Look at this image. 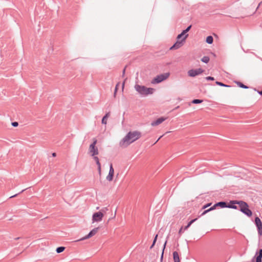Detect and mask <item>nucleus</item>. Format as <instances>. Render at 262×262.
<instances>
[{
	"mask_svg": "<svg viewBox=\"0 0 262 262\" xmlns=\"http://www.w3.org/2000/svg\"><path fill=\"white\" fill-rule=\"evenodd\" d=\"M96 163V164L98 166V168H100L101 167V164H100V163L99 162V160L97 161Z\"/></svg>",
	"mask_w": 262,
	"mask_h": 262,
	"instance_id": "obj_35",
	"label": "nucleus"
},
{
	"mask_svg": "<svg viewBox=\"0 0 262 262\" xmlns=\"http://www.w3.org/2000/svg\"><path fill=\"white\" fill-rule=\"evenodd\" d=\"M173 257L174 262H180L179 254L178 252L174 251L173 252Z\"/></svg>",
	"mask_w": 262,
	"mask_h": 262,
	"instance_id": "obj_14",
	"label": "nucleus"
},
{
	"mask_svg": "<svg viewBox=\"0 0 262 262\" xmlns=\"http://www.w3.org/2000/svg\"><path fill=\"white\" fill-rule=\"evenodd\" d=\"M198 220V218H195L194 219H193L191 220L188 224L184 227V230H186L188 229V228L193 224L194 222H195Z\"/></svg>",
	"mask_w": 262,
	"mask_h": 262,
	"instance_id": "obj_16",
	"label": "nucleus"
},
{
	"mask_svg": "<svg viewBox=\"0 0 262 262\" xmlns=\"http://www.w3.org/2000/svg\"><path fill=\"white\" fill-rule=\"evenodd\" d=\"M166 243H167V241H166L164 243V247H163V251H162V253L161 254V260L162 261V259H163V254H164V249L165 248V246H166Z\"/></svg>",
	"mask_w": 262,
	"mask_h": 262,
	"instance_id": "obj_28",
	"label": "nucleus"
},
{
	"mask_svg": "<svg viewBox=\"0 0 262 262\" xmlns=\"http://www.w3.org/2000/svg\"><path fill=\"white\" fill-rule=\"evenodd\" d=\"M236 205H237V204H234L233 205V206H231V208L232 209H238L239 207L238 206H237Z\"/></svg>",
	"mask_w": 262,
	"mask_h": 262,
	"instance_id": "obj_30",
	"label": "nucleus"
},
{
	"mask_svg": "<svg viewBox=\"0 0 262 262\" xmlns=\"http://www.w3.org/2000/svg\"><path fill=\"white\" fill-rule=\"evenodd\" d=\"M216 207H220L221 208H227V203L226 202L221 201L215 203L212 207H210L207 210H205L202 214L201 215H203L207 212L215 209Z\"/></svg>",
	"mask_w": 262,
	"mask_h": 262,
	"instance_id": "obj_5",
	"label": "nucleus"
},
{
	"mask_svg": "<svg viewBox=\"0 0 262 262\" xmlns=\"http://www.w3.org/2000/svg\"><path fill=\"white\" fill-rule=\"evenodd\" d=\"M191 27V25H190L188 27H187V28L185 30L183 31V33H185L186 34H187L186 33L190 30Z\"/></svg>",
	"mask_w": 262,
	"mask_h": 262,
	"instance_id": "obj_27",
	"label": "nucleus"
},
{
	"mask_svg": "<svg viewBox=\"0 0 262 262\" xmlns=\"http://www.w3.org/2000/svg\"><path fill=\"white\" fill-rule=\"evenodd\" d=\"M96 163V164L98 166V168H100L101 167V164H100V163L99 162V160L97 161Z\"/></svg>",
	"mask_w": 262,
	"mask_h": 262,
	"instance_id": "obj_34",
	"label": "nucleus"
},
{
	"mask_svg": "<svg viewBox=\"0 0 262 262\" xmlns=\"http://www.w3.org/2000/svg\"><path fill=\"white\" fill-rule=\"evenodd\" d=\"M11 124L14 127H17L18 125V123L17 122H13Z\"/></svg>",
	"mask_w": 262,
	"mask_h": 262,
	"instance_id": "obj_32",
	"label": "nucleus"
},
{
	"mask_svg": "<svg viewBox=\"0 0 262 262\" xmlns=\"http://www.w3.org/2000/svg\"><path fill=\"white\" fill-rule=\"evenodd\" d=\"M141 136V134L139 131L129 132L120 142V145L126 147L139 139Z\"/></svg>",
	"mask_w": 262,
	"mask_h": 262,
	"instance_id": "obj_1",
	"label": "nucleus"
},
{
	"mask_svg": "<svg viewBox=\"0 0 262 262\" xmlns=\"http://www.w3.org/2000/svg\"><path fill=\"white\" fill-rule=\"evenodd\" d=\"M188 34L185 35L184 37L181 40H178L176 41V42L170 48V50H176L180 48L183 45V42L185 41L186 38L188 37Z\"/></svg>",
	"mask_w": 262,
	"mask_h": 262,
	"instance_id": "obj_7",
	"label": "nucleus"
},
{
	"mask_svg": "<svg viewBox=\"0 0 262 262\" xmlns=\"http://www.w3.org/2000/svg\"><path fill=\"white\" fill-rule=\"evenodd\" d=\"M255 259V262H261L262 259V249H259L255 253V256L253 258L252 260Z\"/></svg>",
	"mask_w": 262,
	"mask_h": 262,
	"instance_id": "obj_11",
	"label": "nucleus"
},
{
	"mask_svg": "<svg viewBox=\"0 0 262 262\" xmlns=\"http://www.w3.org/2000/svg\"><path fill=\"white\" fill-rule=\"evenodd\" d=\"M110 116V112L107 113L102 118L101 122L102 124H107V119Z\"/></svg>",
	"mask_w": 262,
	"mask_h": 262,
	"instance_id": "obj_15",
	"label": "nucleus"
},
{
	"mask_svg": "<svg viewBox=\"0 0 262 262\" xmlns=\"http://www.w3.org/2000/svg\"><path fill=\"white\" fill-rule=\"evenodd\" d=\"M211 204V203H208L205 205H204L203 207V209H205L207 207H209V206H210Z\"/></svg>",
	"mask_w": 262,
	"mask_h": 262,
	"instance_id": "obj_33",
	"label": "nucleus"
},
{
	"mask_svg": "<svg viewBox=\"0 0 262 262\" xmlns=\"http://www.w3.org/2000/svg\"><path fill=\"white\" fill-rule=\"evenodd\" d=\"M64 249H65L64 247H62V246L58 247L56 248V251L57 253H60L63 252L64 250Z\"/></svg>",
	"mask_w": 262,
	"mask_h": 262,
	"instance_id": "obj_19",
	"label": "nucleus"
},
{
	"mask_svg": "<svg viewBox=\"0 0 262 262\" xmlns=\"http://www.w3.org/2000/svg\"><path fill=\"white\" fill-rule=\"evenodd\" d=\"M97 140L96 139H94L93 142L90 145L89 152L92 156H94L98 154V148L96 146Z\"/></svg>",
	"mask_w": 262,
	"mask_h": 262,
	"instance_id": "obj_6",
	"label": "nucleus"
},
{
	"mask_svg": "<svg viewBox=\"0 0 262 262\" xmlns=\"http://www.w3.org/2000/svg\"><path fill=\"white\" fill-rule=\"evenodd\" d=\"M165 120L166 118L164 117L159 118L156 120L152 121L151 123V125L153 126L158 125L162 123Z\"/></svg>",
	"mask_w": 262,
	"mask_h": 262,
	"instance_id": "obj_13",
	"label": "nucleus"
},
{
	"mask_svg": "<svg viewBox=\"0 0 262 262\" xmlns=\"http://www.w3.org/2000/svg\"><path fill=\"white\" fill-rule=\"evenodd\" d=\"M257 93L261 96H262V90L261 91H257Z\"/></svg>",
	"mask_w": 262,
	"mask_h": 262,
	"instance_id": "obj_38",
	"label": "nucleus"
},
{
	"mask_svg": "<svg viewBox=\"0 0 262 262\" xmlns=\"http://www.w3.org/2000/svg\"><path fill=\"white\" fill-rule=\"evenodd\" d=\"M185 35H186L185 33H183V31L181 33H180V34H179L177 37V40H180V39L183 37V36H185Z\"/></svg>",
	"mask_w": 262,
	"mask_h": 262,
	"instance_id": "obj_24",
	"label": "nucleus"
},
{
	"mask_svg": "<svg viewBox=\"0 0 262 262\" xmlns=\"http://www.w3.org/2000/svg\"><path fill=\"white\" fill-rule=\"evenodd\" d=\"M135 89L139 94L143 96L152 94L155 91V89L153 88H148L144 85H140L138 84H135Z\"/></svg>",
	"mask_w": 262,
	"mask_h": 262,
	"instance_id": "obj_3",
	"label": "nucleus"
},
{
	"mask_svg": "<svg viewBox=\"0 0 262 262\" xmlns=\"http://www.w3.org/2000/svg\"><path fill=\"white\" fill-rule=\"evenodd\" d=\"M56 153H55V152H53V153L52 154V156H53V157H55V156H56Z\"/></svg>",
	"mask_w": 262,
	"mask_h": 262,
	"instance_id": "obj_41",
	"label": "nucleus"
},
{
	"mask_svg": "<svg viewBox=\"0 0 262 262\" xmlns=\"http://www.w3.org/2000/svg\"><path fill=\"white\" fill-rule=\"evenodd\" d=\"M114 175L108 173V174L106 177V180L108 181H112L113 180Z\"/></svg>",
	"mask_w": 262,
	"mask_h": 262,
	"instance_id": "obj_23",
	"label": "nucleus"
},
{
	"mask_svg": "<svg viewBox=\"0 0 262 262\" xmlns=\"http://www.w3.org/2000/svg\"><path fill=\"white\" fill-rule=\"evenodd\" d=\"M16 195H17V194H15V195H13V196H11L10 198H11L15 197Z\"/></svg>",
	"mask_w": 262,
	"mask_h": 262,
	"instance_id": "obj_43",
	"label": "nucleus"
},
{
	"mask_svg": "<svg viewBox=\"0 0 262 262\" xmlns=\"http://www.w3.org/2000/svg\"><path fill=\"white\" fill-rule=\"evenodd\" d=\"M206 41L208 44H211L213 41V38L212 36H208L207 37Z\"/></svg>",
	"mask_w": 262,
	"mask_h": 262,
	"instance_id": "obj_17",
	"label": "nucleus"
},
{
	"mask_svg": "<svg viewBox=\"0 0 262 262\" xmlns=\"http://www.w3.org/2000/svg\"><path fill=\"white\" fill-rule=\"evenodd\" d=\"M98 230V228H95L92 230H91L89 233L83 237V238H81L79 241H83L86 239H88L89 238L91 237L92 236H94L96 234V233L97 232Z\"/></svg>",
	"mask_w": 262,
	"mask_h": 262,
	"instance_id": "obj_12",
	"label": "nucleus"
},
{
	"mask_svg": "<svg viewBox=\"0 0 262 262\" xmlns=\"http://www.w3.org/2000/svg\"><path fill=\"white\" fill-rule=\"evenodd\" d=\"M116 92H117V91H116V90H115V92H114V96H115L116 94Z\"/></svg>",
	"mask_w": 262,
	"mask_h": 262,
	"instance_id": "obj_42",
	"label": "nucleus"
},
{
	"mask_svg": "<svg viewBox=\"0 0 262 262\" xmlns=\"http://www.w3.org/2000/svg\"><path fill=\"white\" fill-rule=\"evenodd\" d=\"M206 79L207 80H214V78L213 77L211 76H208L206 77Z\"/></svg>",
	"mask_w": 262,
	"mask_h": 262,
	"instance_id": "obj_31",
	"label": "nucleus"
},
{
	"mask_svg": "<svg viewBox=\"0 0 262 262\" xmlns=\"http://www.w3.org/2000/svg\"><path fill=\"white\" fill-rule=\"evenodd\" d=\"M184 231V227H182L180 229V230H179V233H178L179 235L180 236H181V234L183 233Z\"/></svg>",
	"mask_w": 262,
	"mask_h": 262,
	"instance_id": "obj_29",
	"label": "nucleus"
},
{
	"mask_svg": "<svg viewBox=\"0 0 262 262\" xmlns=\"http://www.w3.org/2000/svg\"><path fill=\"white\" fill-rule=\"evenodd\" d=\"M254 223L257 227L258 234L259 236L262 235V222L260 219L256 216L255 217Z\"/></svg>",
	"mask_w": 262,
	"mask_h": 262,
	"instance_id": "obj_8",
	"label": "nucleus"
},
{
	"mask_svg": "<svg viewBox=\"0 0 262 262\" xmlns=\"http://www.w3.org/2000/svg\"><path fill=\"white\" fill-rule=\"evenodd\" d=\"M203 102V100L201 99H193L192 101V103L193 104H199Z\"/></svg>",
	"mask_w": 262,
	"mask_h": 262,
	"instance_id": "obj_22",
	"label": "nucleus"
},
{
	"mask_svg": "<svg viewBox=\"0 0 262 262\" xmlns=\"http://www.w3.org/2000/svg\"><path fill=\"white\" fill-rule=\"evenodd\" d=\"M125 72V68H124L123 70V76L124 75Z\"/></svg>",
	"mask_w": 262,
	"mask_h": 262,
	"instance_id": "obj_40",
	"label": "nucleus"
},
{
	"mask_svg": "<svg viewBox=\"0 0 262 262\" xmlns=\"http://www.w3.org/2000/svg\"><path fill=\"white\" fill-rule=\"evenodd\" d=\"M236 83L241 88H243V89H248V87L247 86L245 85L243 83H242L239 81H237L236 82Z\"/></svg>",
	"mask_w": 262,
	"mask_h": 262,
	"instance_id": "obj_20",
	"label": "nucleus"
},
{
	"mask_svg": "<svg viewBox=\"0 0 262 262\" xmlns=\"http://www.w3.org/2000/svg\"><path fill=\"white\" fill-rule=\"evenodd\" d=\"M161 137H160L159 138H158V140L157 141V142L159 140H160V138H161Z\"/></svg>",
	"mask_w": 262,
	"mask_h": 262,
	"instance_id": "obj_45",
	"label": "nucleus"
},
{
	"mask_svg": "<svg viewBox=\"0 0 262 262\" xmlns=\"http://www.w3.org/2000/svg\"><path fill=\"white\" fill-rule=\"evenodd\" d=\"M103 214L101 211L95 212L93 215V222H100L102 220Z\"/></svg>",
	"mask_w": 262,
	"mask_h": 262,
	"instance_id": "obj_10",
	"label": "nucleus"
},
{
	"mask_svg": "<svg viewBox=\"0 0 262 262\" xmlns=\"http://www.w3.org/2000/svg\"><path fill=\"white\" fill-rule=\"evenodd\" d=\"M93 157H94L93 158H94V160L96 162L97 161H99V158L95 156H93Z\"/></svg>",
	"mask_w": 262,
	"mask_h": 262,
	"instance_id": "obj_36",
	"label": "nucleus"
},
{
	"mask_svg": "<svg viewBox=\"0 0 262 262\" xmlns=\"http://www.w3.org/2000/svg\"><path fill=\"white\" fill-rule=\"evenodd\" d=\"M204 70L201 68L191 69L188 71V75L190 77H195L203 73Z\"/></svg>",
	"mask_w": 262,
	"mask_h": 262,
	"instance_id": "obj_9",
	"label": "nucleus"
},
{
	"mask_svg": "<svg viewBox=\"0 0 262 262\" xmlns=\"http://www.w3.org/2000/svg\"><path fill=\"white\" fill-rule=\"evenodd\" d=\"M119 83H118L116 85V87H115V90L116 91H117V89H118V86H119Z\"/></svg>",
	"mask_w": 262,
	"mask_h": 262,
	"instance_id": "obj_37",
	"label": "nucleus"
},
{
	"mask_svg": "<svg viewBox=\"0 0 262 262\" xmlns=\"http://www.w3.org/2000/svg\"><path fill=\"white\" fill-rule=\"evenodd\" d=\"M216 84L218 85H220V86H225V87H230V85H227V84H225L221 82H219V81H216Z\"/></svg>",
	"mask_w": 262,
	"mask_h": 262,
	"instance_id": "obj_21",
	"label": "nucleus"
},
{
	"mask_svg": "<svg viewBox=\"0 0 262 262\" xmlns=\"http://www.w3.org/2000/svg\"><path fill=\"white\" fill-rule=\"evenodd\" d=\"M234 204H237L238 205L239 209L243 213L248 217L252 216V212L249 208V205L246 202L237 200L230 201L229 203H227V208H231V206Z\"/></svg>",
	"mask_w": 262,
	"mask_h": 262,
	"instance_id": "obj_2",
	"label": "nucleus"
},
{
	"mask_svg": "<svg viewBox=\"0 0 262 262\" xmlns=\"http://www.w3.org/2000/svg\"><path fill=\"white\" fill-rule=\"evenodd\" d=\"M157 237H158V234H157L155 238H154V241H153V243H152V244L151 245V246H150V248L151 249L155 245L156 241H157Z\"/></svg>",
	"mask_w": 262,
	"mask_h": 262,
	"instance_id": "obj_26",
	"label": "nucleus"
},
{
	"mask_svg": "<svg viewBox=\"0 0 262 262\" xmlns=\"http://www.w3.org/2000/svg\"><path fill=\"white\" fill-rule=\"evenodd\" d=\"M210 58L208 56H205L202 59L201 61L205 63H207L209 61Z\"/></svg>",
	"mask_w": 262,
	"mask_h": 262,
	"instance_id": "obj_18",
	"label": "nucleus"
},
{
	"mask_svg": "<svg viewBox=\"0 0 262 262\" xmlns=\"http://www.w3.org/2000/svg\"><path fill=\"white\" fill-rule=\"evenodd\" d=\"M98 172L100 175H101V167L100 168H98Z\"/></svg>",
	"mask_w": 262,
	"mask_h": 262,
	"instance_id": "obj_39",
	"label": "nucleus"
},
{
	"mask_svg": "<svg viewBox=\"0 0 262 262\" xmlns=\"http://www.w3.org/2000/svg\"><path fill=\"white\" fill-rule=\"evenodd\" d=\"M169 76L168 73H166L157 75L151 81V83L153 84L159 83L166 79Z\"/></svg>",
	"mask_w": 262,
	"mask_h": 262,
	"instance_id": "obj_4",
	"label": "nucleus"
},
{
	"mask_svg": "<svg viewBox=\"0 0 262 262\" xmlns=\"http://www.w3.org/2000/svg\"><path fill=\"white\" fill-rule=\"evenodd\" d=\"M124 82L122 84V88L123 89V87H124Z\"/></svg>",
	"mask_w": 262,
	"mask_h": 262,
	"instance_id": "obj_44",
	"label": "nucleus"
},
{
	"mask_svg": "<svg viewBox=\"0 0 262 262\" xmlns=\"http://www.w3.org/2000/svg\"><path fill=\"white\" fill-rule=\"evenodd\" d=\"M109 173H111V174H113V175L114 174V169L113 167V165H112V164H110V170H109Z\"/></svg>",
	"mask_w": 262,
	"mask_h": 262,
	"instance_id": "obj_25",
	"label": "nucleus"
}]
</instances>
